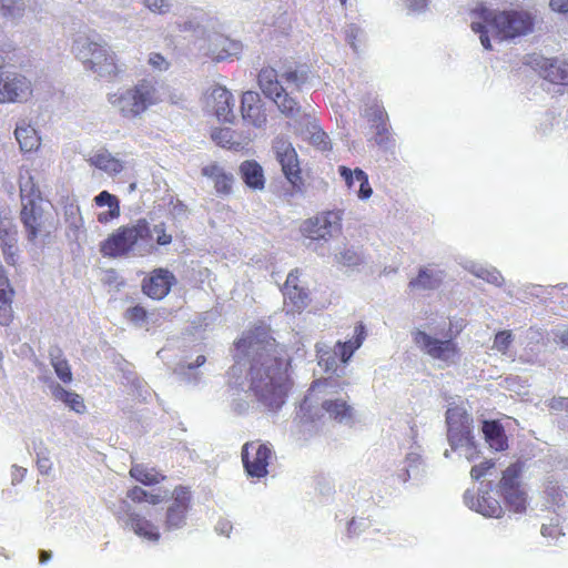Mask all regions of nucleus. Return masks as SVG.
<instances>
[{"instance_id":"nucleus-55","label":"nucleus","mask_w":568,"mask_h":568,"mask_svg":"<svg viewBox=\"0 0 568 568\" xmlns=\"http://www.w3.org/2000/svg\"><path fill=\"white\" fill-rule=\"evenodd\" d=\"M126 318L141 326L146 320V311L142 306L136 305L126 311Z\"/></svg>"},{"instance_id":"nucleus-5","label":"nucleus","mask_w":568,"mask_h":568,"mask_svg":"<svg viewBox=\"0 0 568 568\" xmlns=\"http://www.w3.org/2000/svg\"><path fill=\"white\" fill-rule=\"evenodd\" d=\"M72 51L84 69L99 78L112 79L125 70L106 43L90 36L79 34L73 41Z\"/></svg>"},{"instance_id":"nucleus-50","label":"nucleus","mask_w":568,"mask_h":568,"mask_svg":"<svg viewBox=\"0 0 568 568\" xmlns=\"http://www.w3.org/2000/svg\"><path fill=\"white\" fill-rule=\"evenodd\" d=\"M450 448L453 452H457L459 457H464L468 462H474L478 457V450L473 442V437H468L466 443L450 446Z\"/></svg>"},{"instance_id":"nucleus-26","label":"nucleus","mask_w":568,"mask_h":568,"mask_svg":"<svg viewBox=\"0 0 568 568\" xmlns=\"http://www.w3.org/2000/svg\"><path fill=\"white\" fill-rule=\"evenodd\" d=\"M174 276L166 270H156L148 281L143 283V292L154 298L162 300L170 292Z\"/></svg>"},{"instance_id":"nucleus-27","label":"nucleus","mask_w":568,"mask_h":568,"mask_svg":"<svg viewBox=\"0 0 568 568\" xmlns=\"http://www.w3.org/2000/svg\"><path fill=\"white\" fill-rule=\"evenodd\" d=\"M211 138L219 146L234 151L244 149L251 142L248 135L239 133L230 128L213 129Z\"/></svg>"},{"instance_id":"nucleus-9","label":"nucleus","mask_w":568,"mask_h":568,"mask_svg":"<svg viewBox=\"0 0 568 568\" xmlns=\"http://www.w3.org/2000/svg\"><path fill=\"white\" fill-rule=\"evenodd\" d=\"M150 236L149 223L141 219L133 225L119 227L102 243L101 252L106 256H120L126 254L135 245H143V240Z\"/></svg>"},{"instance_id":"nucleus-39","label":"nucleus","mask_w":568,"mask_h":568,"mask_svg":"<svg viewBox=\"0 0 568 568\" xmlns=\"http://www.w3.org/2000/svg\"><path fill=\"white\" fill-rule=\"evenodd\" d=\"M544 78L552 83L568 85V62L561 60H545Z\"/></svg>"},{"instance_id":"nucleus-64","label":"nucleus","mask_w":568,"mask_h":568,"mask_svg":"<svg viewBox=\"0 0 568 568\" xmlns=\"http://www.w3.org/2000/svg\"><path fill=\"white\" fill-rule=\"evenodd\" d=\"M549 7L555 12H568V0H550Z\"/></svg>"},{"instance_id":"nucleus-47","label":"nucleus","mask_w":568,"mask_h":568,"mask_svg":"<svg viewBox=\"0 0 568 568\" xmlns=\"http://www.w3.org/2000/svg\"><path fill=\"white\" fill-rule=\"evenodd\" d=\"M24 10L23 0H0V12L3 17L19 19L23 16Z\"/></svg>"},{"instance_id":"nucleus-51","label":"nucleus","mask_w":568,"mask_h":568,"mask_svg":"<svg viewBox=\"0 0 568 568\" xmlns=\"http://www.w3.org/2000/svg\"><path fill=\"white\" fill-rule=\"evenodd\" d=\"M307 72L305 71H286L281 75V82L284 81L286 83L285 88L295 87L300 89L307 81Z\"/></svg>"},{"instance_id":"nucleus-15","label":"nucleus","mask_w":568,"mask_h":568,"mask_svg":"<svg viewBox=\"0 0 568 568\" xmlns=\"http://www.w3.org/2000/svg\"><path fill=\"white\" fill-rule=\"evenodd\" d=\"M471 416L465 407L453 406L447 409L446 423L448 427L447 437L449 446L462 445L471 437Z\"/></svg>"},{"instance_id":"nucleus-22","label":"nucleus","mask_w":568,"mask_h":568,"mask_svg":"<svg viewBox=\"0 0 568 568\" xmlns=\"http://www.w3.org/2000/svg\"><path fill=\"white\" fill-rule=\"evenodd\" d=\"M295 131L318 151L326 152L332 149V142L328 135L321 129L318 123L308 115L303 118L295 126Z\"/></svg>"},{"instance_id":"nucleus-19","label":"nucleus","mask_w":568,"mask_h":568,"mask_svg":"<svg viewBox=\"0 0 568 568\" xmlns=\"http://www.w3.org/2000/svg\"><path fill=\"white\" fill-rule=\"evenodd\" d=\"M273 148L284 175L292 184H296L301 180V169L297 153L292 143L284 139H277Z\"/></svg>"},{"instance_id":"nucleus-57","label":"nucleus","mask_w":568,"mask_h":568,"mask_svg":"<svg viewBox=\"0 0 568 568\" xmlns=\"http://www.w3.org/2000/svg\"><path fill=\"white\" fill-rule=\"evenodd\" d=\"M493 466L494 463L491 462H485L479 465H475L470 470L471 478L476 480L480 479L488 474V470L493 468Z\"/></svg>"},{"instance_id":"nucleus-25","label":"nucleus","mask_w":568,"mask_h":568,"mask_svg":"<svg viewBox=\"0 0 568 568\" xmlns=\"http://www.w3.org/2000/svg\"><path fill=\"white\" fill-rule=\"evenodd\" d=\"M338 173L343 178L347 189H353L355 186V182H358L359 187L356 191V195L359 200L366 201L373 194V189L368 181V175L359 168L351 170L345 165L338 166Z\"/></svg>"},{"instance_id":"nucleus-33","label":"nucleus","mask_w":568,"mask_h":568,"mask_svg":"<svg viewBox=\"0 0 568 568\" xmlns=\"http://www.w3.org/2000/svg\"><path fill=\"white\" fill-rule=\"evenodd\" d=\"M483 433L486 443L496 452H503L508 447L507 437L503 426L496 420H485Z\"/></svg>"},{"instance_id":"nucleus-16","label":"nucleus","mask_w":568,"mask_h":568,"mask_svg":"<svg viewBox=\"0 0 568 568\" xmlns=\"http://www.w3.org/2000/svg\"><path fill=\"white\" fill-rule=\"evenodd\" d=\"M205 104L220 121L232 123L235 119L234 98L225 87L211 85L205 93Z\"/></svg>"},{"instance_id":"nucleus-40","label":"nucleus","mask_w":568,"mask_h":568,"mask_svg":"<svg viewBox=\"0 0 568 568\" xmlns=\"http://www.w3.org/2000/svg\"><path fill=\"white\" fill-rule=\"evenodd\" d=\"M20 197L22 206L28 203H36L38 200L44 201L29 171L20 174Z\"/></svg>"},{"instance_id":"nucleus-61","label":"nucleus","mask_w":568,"mask_h":568,"mask_svg":"<svg viewBox=\"0 0 568 568\" xmlns=\"http://www.w3.org/2000/svg\"><path fill=\"white\" fill-rule=\"evenodd\" d=\"M146 497V490L143 488L135 486L132 489H130L126 494V498L134 503H143Z\"/></svg>"},{"instance_id":"nucleus-6","label":"nucleus","mask_w":568,"mask_h":568,"mask_svg":"<svg viewBox=\"0 0 568 568\" xmlns=\"http://www.w3.org/2000/svg\"><path fill=\"white\" fill-rule=\"evenodd\" d=\"M183 31H194L196 39L193 43L194 49L202 55L209 57L214 61H223L227 58L237 55L242 45L224 34L217 32H207L199 24L185 22L182 26Z\"/></svg>"},{"instance_id":"nucleus-53","label":"nucleus","mask_w":568,"mask_h":568,"mask_svg":"<svg viewBox=\"0 0 568 568\" xmlns=\"http://www.w3.org/2000/svg\"><path fill=\"white\" fill-rule=\"evenodd\" d=\"M513 343V334L510 331H501L496 334L493 348L501 354H506Z\"/></svg>"},{"instance_id":"nucleus-46","label":"nucleus","mask_w":568,"mask_h":568,"mask_svg":"<svg viewBox=\"0 0 568 568\" xmlns=\"http://www.w3.org/2000/svg\"><path fill=\"white\" fill-rule=\"evenodd\" d=\"M318 365L326 372H335L337 368L335 351L331 353L325 344H316Z\"/></svg>"},{"instance_id":"nucleus-42","label":"nucleus","mask_w":568,"mask_h":568,"mask_svg":"<svg viewBox=\"0 0 568 568\" xmlns=\"http://www.w3.org/2000/svg\"><path fill=\"white\" fill-rule=\"evenodd\" d=\"M130 475L136 481L145 486L159 484L164 479V476L158 473L154 468H149L142 464H135L130 469Z\"/></svg>"},{"instance_id":"nucleus-56","label":"nucleus","mask_w":568,"mask_h":568,"mask_svg":"<svg viewBox=\"0 0 568 568\" xmlns=\"http://www.w3.org/2000/svg\"><path fill=\"white\" fill-rule=\"evenodd\" d=\"M148 63L158 71H165L169 69L170 63L168 60L160 53H150Z\"/></svg>"},{"instance_id":"nucleus-4","label":"nucleus","mask_w":568,"mask_h":568,"mask_svg":"<svg viewBox=\"0 0 568 568\" xmlns=\"http://www.w3.org/2000/svg\"><path fill=\"white\" fill-rule=\"evenodd\" d=\"M163 101V88L149 80H141L133 87L119 88L108 94L112 109L129 120L140 119L148 109Z\"/></svg>"},{"instance_id":"nucleus-1","label":"nucleus","mask_w":568,"mask_h":568,"mask_svg":"<svg viewBox=\"0 0 568 568\" xmlns=\"http://www.w3.org/2000/svg\"><path fill=\"white\" fill-rule=\"evenodd\" d=\"M236 365L248 366L250 392L267 410H277L288 390V358L266 327L248 331L235 343Z\"/></svg>"},{"instance_id":"nucleus-7","label":"nucleus","mask_w":568,"mask_h":568,"mask_svg":"<svg viewBox=\"0 0 568 568\" xmlns=\"http://www.w3.org/2000/svg\"><path fill=\"white\" fill-rule=\"evenodd\" d=\"M258 85L263 94L271 99L286 118L298 123L307 116L302 113L298 102L286 92L287 88H284L280 81V75L275 69L271 67L263 68L258 73Z\"/></svg>"},{"instance_id":"nucleus-52","label":"nucleus","mask_w":568,"mask_h":568,"mask_svg":"<svg viewBox=\"0 0 568 568\" xmlns=\"http://www.w3.org/2000/svg\"><path fill=\"white\" fill-rule=\"evenodd\" d=\"M345 38L349 45L357 51L358 43H362L364 39V31L355 23L347 24L345 27Z\"/></svg>"},{"instance_id":"nucleus-17","label":"nucleus","mask_w":568,"mask_h":568,"mask_svg":"<svg viewBox=\"0 0 568 568\" xmlns=\"http://www.w3.org/2000/svg\"><path fill=\"white\" fill-rule=\"evenodd\" d=\"M91 166L103 171L109 176H116L135 168V160L129 155H113L108 150H99L88 159Z\"/></svg>"},{"instance_id":"nucleus-12","label":"nucleus","mask_w":568,"mask_h":568,"mask_svg":"<svg viewBox=\"0 0 568 568\" xmlns=\"http://www.w3.org/2000/svg\"><path fill=\"white\" fill-rule=\"evenodd\" d=\"M520 467L510 465L503 471L499 491L507 507L514 513H524L527 508V493L520 483Z\"/></svg>"},{"instance_id":"nucleus-44","label":"nucleus","mask_w":568,"mask_h":568,"mask_svg":"<svg viewBox=\"0 0 568 568\" xmlns=\"http://www.w3.org/2000/svg\"><path fill=\"white\" fill-rule=\"evenodd\" d=\"M149 230L151 236L143 240L144 246L152 248L154 243L160 246H164L172 242V234L166 232V226L163 222L156 223L152 226L149 224Z\"/></svg>"},{"instance_id":"nucleus-24","label":"nucleus","mask_w":568,"mask_h":568,"mask_svg":"<svg viewBox=\"0 0 568 568\" xmlns=\"http://www.w3.org/2000/svg\"><path fill=\"white\" fill-rule=\"evenodd\" d=\"M241 113L245 123L255 128H263L266 124L267 115L261 102L258 93L246 91L242 95Z\"/></svg>"},{"instance_id":"nucleus-36","label":"nucleus","mask_w":568,"mask_h":568,"mask_svg":"<svg viewBox=\"0 0 568 568\" xmlns=\"http://www.w3.org/2000/svg\"><path fill=\"white\" fill-rule=\"evenodd\" d=\"M240 174L245 184L254 190L264 187L265 179L262 166L255 161H244L240 165Z\"/></svg>"},{"instance_id":"nucleus-58","label":"nucleus","mask_w":568,"mask_h":568,"mask_svg":"<svg viewBox=\"0 0 568 568\" xmlns=\"http://www.w3.org/2000/svg\"><path fill=\"white\" fill-rule=\"evenodd\" d=\"M540 532L546 538L558 539L559 536L564 535L558 524H542Z\"/></svg>"},{"instance_id":"nucleus-23","label":"nucleus","mask_w":568,"mask_h":568,"mask_svg":"<svg viewBox=\"0 0 568 568\" xmlns=\"http://www.w3.org/2000/svg\"><path fill=\"white\" fill-rule=\"evenodd\" d=\"M284 304L290 312H301L308 304L307 292L298 285V271L288 273L283 287Z\"/></svg>"},{"instance_id":"nucleus-10","label":"nucleus","mask_w":568,"mask_h":568,"mask_svg":"<svg viewBox=\"0 0 568 568\" xmlns=\"http://www.w3.org/2000/svg\"><path fill=\"white\" fill-rule=\"evenodd\" d=\"M413 341L422 352L438 362L439 367L454 365L460 358V348L450 337L440 339L417 329L413 333Z\"/></svg>"},{"instance_id":"nucleus-14","label":"nucleus","mask_w":568,"mask_h":568,"mask_svg":"<svg viewBox=\"0 0 568 568\" xmlns=\"http://www.w3.org/2000/svg\"><path fill=\"white\" fill-rule=\"evenodd\" d=\"M272 458L268 446L257 442L246 443L242 449V460L248 476L261 478L267 474V466Z\"/></svg>"},{"instance_id":"nucleus-62","label":"nucleus","mask_w":568,"mask_h":568,"mask_svg":"<svg viewBox=\"0 0 568 568\" xmlns=\"http://www.w3.org/2000/svg\"><path fill=\"white\" fill-rule=\"evenodd\" d=\"M37 465H38L39 471L42 475L50 474V471L52 469V462H51V459L49 457H45V456L38 457Z\"/></svg>"},{"instance_id":"nucleus-41","label":"nucleus","mask_w":568,"mask_h":568,"mask_svg":"<svg viewBox=\"0 0 568 568\" xmlns=\"http://www.w3.org/2000/svg\"><path fill=\"white\" fill-rule=\"evenodd\" d=\"M366 115L371 118V120L374 122V126L376 130V134L374 138L375 142L381 146H387V143L389 141V133L386 128V124L384 123V110L379 106H375L372 109V112L368 113V111H366Z\"/></svg>"},{"instance_id":"nucleus-32","label":"nucleus","mask_w":568,"mask_h":568,"mask_svg":"<svg viewBox=\"0 0 568 568\" xmlns=\"http://www.w3.org/2000/svg\"><path fill=\"white\" fill-rule=\"evenodd\" d=\"M12 295L13 290L10 287L9 280L0 265V325L2 326L9 325L12 320Z\"/></svg>"},{"instance_id":"nucleus-8","label":"nucleus","mask_w":568,"mask_h":568,"mask_svg":"<svg viewBox=\"0 0 568 568\" xmlns=\"http://www.w3.org/2000/svg\"><path fill=\"white\" fill-rule=\"evenodd\" d=\"M21 221L30 242L50 236L55 226L52 205L47 201L24 204Z\"/></svg>"},{"instance_id":"nucleus-2","label":"nucleus","mask_w":568,"mask_h":568,"mask_svg":"<svg viewBox=\"0 0 568 568\" xmlns=\"http://www.w3.org/2000/svg\"><path fill=\"white\" fill-rule=\"evenodd\" d=\"M470 29L478 34L485 50H494L493 41L513 42L534 30L532 16L524 10H496L483 6L470 12Z\"/></svg>"},{"instance_id":"nucleus-37","label":"nucleus","mask_w":568,"mask_h":568,"mask_svg":"<svg viewBox=\"0 0 568 568\" xmlns=\"http://www.w3.org/2000/svg\"><path fill=\"white\" fill-rule=\"evenodd\" d=\"M365 339V327L359 324L354 329V337L346 342H337L335 345V354H338L343 363H347L354 352L358 349Z\"/></svg>"},{"instance_id":"nucleus-49","label":"nucleus","mask_w":568,"mask_h":568,"mask_svg":"<svg viewBox=\"0 0 568 568\" xmlns=\"http://www.w3.org/2000/svg\"><path fill=\"white\" fill-rule=\"evenodd\" d=\"M335 261L345 266H355L361 263L362 257L357 250L345 246L335 254Z\"/></svg>"},{"instance_id":"nucleus-31","label":"nucleus","mask_w":568,"mask_h":568,"mask_svg":"<svg viewBox=\"0 0 568 568\" xmlns=\"http://www.w3.org/2000/svg\"><path fill=\"white\" fill-rule=\"evenodd\" d=\"M0 242L6 261L16 263L17 229L10 219L0 220Z\"/></svg>"},{"instance_id":"nucleus-45","label":"nucleus","mask_w":568,"mask_h":568,"mask_svg":"<svg viewBox=\"0 0 568 568\" xmlns=\"http://www.w3.org/2000/svg\"><path fill=\"white\" fill-rule=\"evenodd\" d=\"M64 216L70 230L69 236L78 239L81 229L83 227V219L80 213V207L77 204L67 205L64 209Z\"/></svg>"},{"instance_id":"nucleus-54","label":"nucleus","mask_w":568,"mask_h":568,"mask_svg":"<svg viewBox=\"0 0 568 568\" xmlns=\"http://www.w3.org/2000/svg\"><path fill=\"white\" fill-rule=\"evenodd\" d=\"M143 4L153 13L166 14L171 11V0H142Z\"/></svg>"},{"instance_id":"nucleus-11","label":"nucleus","mask_w":568,"mask_h":568,"mask_svg":"<svg viewBox=\"0 0 568 568\" xmlns=\"http://www.w3.org/2000/svg\"><path fill=\"white\" fill-rule=\"evenodd\" d=\"M114 515L124 529L134 532L138 537L152 542L160 540V526L135 513L128 499L119 501Z\"/></svg>"},{"instance_id":"nucleus-38","label":"nucleus","mask_w":568,"mask_h":568,"mask_svg":"<svg viewBox=\"0 0 568 568\" xmlns=\"http://www.w3.org/2000/svg\"><path fill=\"white\" fill-rule=\"evenodd\" d=\"M463 267L476 277L483 278L484 281L496 286H500L504 282L500 272L495 267H488L474 261H465L463 263Z\"/></svg>"},{"instance_id":"nucleus-35","label":"nucleus","mask_w":568,"mask_h":568,"mask_svg":"<svg viewBox=\"0 0 568 568\" xmlns=\"http://www.w3.org/2000/svg\"><path fill=\"white\" fill-rule=\"evenodd\" d=\"M94 203L100 207H109V211L101 212L98 214V221L100 223H109L110 221H113L120 216V201L115 195L111 194L110 192H100L94 197Z\"/></svg>"},{"instance_id":"nucleus-43","label":"nucleus","mask_w":568,"mask_h":568,"mask_svg":"<svg viewBox=\"0 0 568 568\" xmlns=\"http://www.w3.org/2000/svg\"><path fill=\"white\" fill-rule=\"evenodd\" d=\"M51 365L59 379L65 384L72 382V372L65 358L61 356V351L58 347L50 349Z\"/></svg>"},{"instance_id":"nucleus-59","label":"nucleus","mask_w":568,"mask_h":568,"mask_svg":"<svg viewBox=\"0 0 568 568\" xmlns=\"http://www.w3.org/2000/svg\"><path fill=\"white\" fill-rule=\"evenodd\" d=\"M547 494L551 497L552 503L557 506L565 504L566 493L562 491L559 487L549 486L547 488Z\"/></svg>"},{"instance_id":"nucleus-60","label":"nucleus","mask_w":568,"mask_h":568,"mask_svg":"<svg viewBox=\"0 0 568 568\" xmlns=\"http://www.w3.org/2000/svg\"><path fill=\"white\" fill-rule=\"evenodd\" d=\"M406 8L415 13L425 11L428 6V0H404Z\"/></svg>"},{"instance_id":"nucleus-3","label":"nucleus","mask_w":568,"mask_h":568,"mask_svg":"<svg viewBox=\"0 0 568 568\" xmlns=\"http://www.w3.org/2000/svg\"><path fill=\"white\" fill-rule=\"evenodd\" d=\"M301 412L311 420L327 415L343 425L356 422V410L349 403V396L334 378L313 382L301 404Z\"/></svg>"},{"instance_id":"nucleus-30","label":"nucleus","mask_w":568,"mask_h":568,"mask_svg":"<svg viewBox=\"0 0 568 568\" xmlns=\"http://www.w3.org/2000/svg\"><path fill=\"white\" fill-rule=\"evenodd\" d=\"M14 136L19 143L20 150L23 152L37 150L41 143L37 130L31 125L28 119H20L17 122Z\"/></svg>"},{"instance_id":"nucleus-48","label":"nucleus","mask_w":568,"mask_h":568,"mask_svg":"<svg viewBox=\"0 0 568 568\" xmlns=\"http://www.w3.org/2000/svg\"><path fill=\"white\" fill-rule=\"evenodd\" d=\"M406 479L418 478L424 473V463L418 453L412 452L406 457Z\"/></svg>"},{"instance_id":"nucleus-28","label":"nucleus","mask_w":568,"mask_h":568,"mask_svg":"<svg viewBox=\"0 0 568 568\" xmlns=\"http://www.w3.org/2000/svg\"><path fill=\"white\" fill-rule=\"evenodd\" d=\"M202 175L213 182L216 193L227 195L232 191L234 175L226 172L225 169L217 164L211 163L202 168Z\"/></svg>"},{"instance_id":"nucleus-34","label":"nucleus","mask_w":568,"mask_h":568,"mask_svg":"<svg viewBox=\"0 0 568 568\" xmlns=\"http://www.w3.org/2000/svg\"><path fill=\"white\" fill-rule=\"evenodd\" d=\"M50 394L55 400H60L65 404L71 410L82 414L85 410L83 398L71 390L63 388L58 383H51L49 385Z\"/></svg>"},{"instance_id":"nucleus-13","label":"nucleus","mask_w":568,"mask_h":568,"mask_svg":"<svg viewBox=\"0 0 568 568\" xmlns=\"http://www.w3.org/2000/svg\"><path fill=\"white\" fill-rule=\"evenodd\" d=\"M343 213L341 211H327L306 220L302 226V234L312 241H327L342 227Z\"/></svg>"},{"instance_id":"nucleus-21","label":"nucleus","mask_w":568,"mask_h":568,"mask_svg":"<svg viewBox=\"0 0 568 568\" xmlns=\"http://www.w3.org/2000/svg\"><path fill=\"white\" fill-rule=\"evenodd\" d=\"M2 95L6 102L26 101L32 93L31 81L20 73H3Z\"/></svg>"},{"instance_id":"nucleus-20","label":"nucleus","mask_w":568,"mask_h":568,"mask_svg":"<svg viewBox=\"0 0 568 568\" xmlns=\"http://www.w3.org/2000/svg\"><path fill=\"white\" fill-rule=\"evenodd\" d=\"M464 500L470 509L485 517L499 518L504 513L500 501L487 488L479 489L477 495L467 490L464 495Z\"/></svg>"},{"instance_id":"nucleus-18","label":"nucleus","mask_w":568,"mask_h":568,"mask_svg":"<svg viewBox=\"0 0 568 568\" xmlns=\"http://www.w3.org/2000/svg\"><path fill=\"white\" fill-rule=\"evenodd\" d=\"M190 501L191 496L186 488L179 487L174 489L173 501L168 507L163 520L164 530L172 531L184 527Z\"/></svg>"},{"instance_id":"nucleus-29","label":"nucleus","mask_w":568,"mask_h":568,"mask_svg":"<svg viewBox=\"0 0 568 568\" xmlns=\"http://www.w3.org/2000/svg\"><path fill=\"white\" fill-rule=\"evenodd\" d=\"M445 277L444 271L435 266H424L419 268L415 278L409 281V287L417 291L436 290L440 286Z\"/></svg>"},{"instance_id":"nucleus-63","label":"nucleus","mask_w":568,"mask_h":568,"mask_svg":"<svg viewBox=\"0 0 568 568\" xmlns=\"http://www.w3.org/2000/svg\"><path fill=\"white\" fill-rule=\"evenodd\" d=\"M26 474H27L26 468L13 465L12 470H11L12 485H17V484L21 483L22 479L24 478Z\"/></svg>"}]
</instances>
